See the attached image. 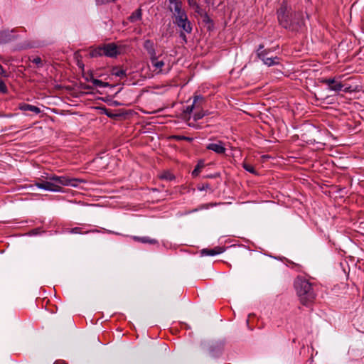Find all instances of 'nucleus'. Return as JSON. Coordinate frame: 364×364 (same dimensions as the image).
<instances>
[{"label": "nucleus", "instance_id": "f257e3e1", "mask_svg": "<svg viewBox=\"0 0 364 364\" xmlns=\"http://www.w3.org/2000/svg\"><path fill=\"white\" fill-rule=\"evenodd\" d=\"M84 182L82 179L46 174L41 176V178L35 182V186L45 191L60 192L62 191V186L77 187L80 183Z\"/></svg>", "mask_w": 364, "mask_h": 364}, {"label": "nucleus", "instance_id": "f03ea898", "mask_svg": "<svg viewBox=\"0 0 364 364\" xmlns=\"http://www.w3.org/2000/svg\"><path fill=\"white\" fill-rule=\"evenodd\" d=\"M277 18L280 26L291 31H298L304 25L303 13L293 12L284 1L277 10Z\"/></svg>", "mask_w": 364, "mask_h": 364}, {"label": "nucleus", "instance_id": "7ed1b4c3", "mask_svg": "<svg viewBox=\"0 0 364 364\" xmlns=\"http://www.w3.org/2000/svg\"><path fill=\"white\" fill-rule=\"evenodd\" d=\"M168 10L173 14V23L181 28L185 33H191L192 26L188 16L183 9V3L181 0H168Z\"/></svg>", "mask_w": 364, "mask_h": 364}, {"label": "nucleus", "instance_id": "20e7f679", "mask_svg": "<svg viewBox=\"0 0 364 364\" xmlns=\"http://www.w3.org/2000/svg\"><path fill=\"white\" fill-rule=\"evenodd\" d=\"M296 289L302 304L308 306L314 301L316 298V294L313 289L312 284L306 279H299L296 281Z\"/></svg>", "mask_w": 364, "mask_h": 364}, {"label": "nucleus", "instance_id": "39448f33", "mask_svg": "<svg viewBox=\"0 0 364 364\" xmlns=\"http://www.w3.org/2000/svg\"><path fill=\"white\" fill-rule=\"evenodd\" d=\"M264 48L263 45H259L258 49L257 50V55L258 58L264 63V64L268 66H272L274 65H278L279 63V58L277 56L275 57H269V50H262Z\"/></svg>", "mask_w": 364, "mask_h": 364}, {"label": "nucleus", "instance_id": "423d86ee", "mask_svg": "<svg viewBox=\"0 0 364 364\" xmlns=\"http://www.w3.org/2000/svg\"><path fill=\"white\" fill-rule=\"evenodd\" d=\"M151 63L153 68L152 72L156 75L167 74L171 70V66L169 64L166 65L163 60H159V58L152 60Z\"/></svg>", "mask_w": 364, "mask_h": 364}, {"label": "nucleus", "instance_id": "0eeeda50", "mask_svg": "<svg viewBox=\"0 0 364 364\" xmlns=\"http://www.w3.org/2000/svg\"><path fill=\"white\" fill-rule=\"evenodd\" d=\"M104 55L109 58H116L121 53L120 47L114 43H107L103 45Z\"/></svg>", "mask_w": 364, "mask_h": 364}, {"label": "nucleus", "instance_id": "6e6552de", "mask_svg": "<svg viewBox=\"0 0 364 364\" xmlns=\"http://www.w3.org/2000/svg\"><path fill=\"white\" fill-rule=\"evenodd\" d=\"M203 101L204 98L202 96H195L193 98V104L191 105L187 106L186 109L183 110L184 115H190L195 108L200 107Z\"/></svg>", "mask_w": 364, "mask_h": 364}, {"label": "nucleus", "instance_id": "1a4fd4ad", "mask_svg": "<svg viewBox=\"0 0 364 364\" xmlns=\"http://www.w3.org/2000/svg\"><path fill=\"white\" fill-rule=\"evenodd\" d=\"M206 149L215 152L218 154H225L226 149L224 146V143L218 141L217 143H210L206 146Z\"/></svg>", "mask_w": 364, "mask_h": 364}, {"label": "nucleus", "instance_id": "9d476101", "mask_svg": "<svg viewBox=\"0 0 364 364\" xmlns=\"http://www.w3.org/2000/svg\"><path fill=\"white\" fill-rule=\"evenodd\" d=\"M225 249L223 247L218 246L213 249H203L200 253L203 256H215L223 253Z\"/></svg>", "mask_w": 364, "mask_h": 364}, {"label": "nucleus", "instance_id": "9b49d317", "mask_svg": "<svg viewBox=\"0 0 364 364\" xmlns=\"http://www.w3.org/2000/svg\"><path fill=\"white\" fill-rule=\"evenodd\" d=\"M110 73L112 76L118 77L120 79H123L127 77L126 70L119 67H113L111 69Z\"/></svg>", "mask_w": 364, "mask_h": 364}, {"label": "nucleus", "instance_id": "f8f14e48", "mask_svg": "<svg viewBox=\"0 0 364 364\" xmlns=\"http://www.w3.org/2000/svg\"><path fill=\"white\" fill-rule=\"evenodd\" d=\"M19 108L22 111L33 112L36 114H39L41 112L40 108H38L36 106L29 105V104H26V103L21 104V105H20Z\"/></svg>", "mask_w": 364, "mask_h": 364}, {"label": "nucleus", "instance_id": "ddd939ff", "mask_svg": "<svg viewBox=\"0 0 364 364\" xmlns=\"http://www.w3.org/2000/svg\"><path fill=\"white\" fill-rule=\"evenodd\" d=\"M133 240L134 241L140 242L141 243H149V244H157L158 241L155 239H151L149 237H138V236H133Z\"/></svg>", "mask_w": 364, "mask_h": 364}, {"label": "nucleus", "instance_id": "4468645a", "mask_svg": "<svg viewBox=\"0 0 364 364\" xmlns=\"http://www.w3.org/2000/svg\"><path fill=\"white\" fill-rule=\"evenodd\" d=\"M142 11L140 8L134 11L129 17V21L132 23H134L141 19Z\"/></svg>", "mask_w": 364, "mask_h": 364}, {"label": "nucleus", "instance_id": "2eb2a0df", "mask_svg": "<svg viewBox=\"0 0 364 364\" xmlns=\"http://www.w3.org/2000/svg\"><path fill=\"white\" fill-rule=\"evenodd\" d=\"M90 55L92 58H97L99 56L104 55V48L102 46H99L93 50H92L90 53Z\"/></svg>", "mask_w": 364, "mask_h": 364}, {"label": "nucleus", "instance_id": "dca6fc26", "mask_svg": "<svg viewBox=\"0 0 364 364\" xmlns=\"http://www.w3.org/2000/svg\"><path fill=\"white\" fill-rule=\"evenodd\" d=\"M91 82L94 86L98 87H106L109 86L108 82H102V80L95 79L93 77V75H91Z\"/></svg>", "mask_w": 364, "mask_h": 364}, {"label": "nucleus", "instance_id": "f3484780", "mask_svg": "<svg viewBox=\"0 0 364 364\" xmlns=\"http://www.w3.org/2000/svg\"><path fill=\"white\" fill-rule=\"evenodd\" d=\"M343 84H342L340 81L336 80V82L333 84L328 90L331 91L339 92L343 90Z\"/></svg>", "mask_w": 364, "mask_h": 364}, {"label": "nucleus", "instance_id": "a211bd4d", "mask_svg": "<svg viewBox=\"0 0 364 364\" xmlns=\"http://www.w3.org/2000/svg\"><path fill=\"white\" fill-rule=\"evenodd\" d=\"M203 167H204V164L203 162L198 163L191 173L192 176H193V177L198 176L199 175V173H200L201 169Z\"/></svg>", "mask_w": 364, "mask_h": 364}, {"label": "nucleus", "instance_id": "6ab92c4d", "mask_svg": "<svg viewBox=\"0 0 364 364\" xmlns=\"http://www.w3.org/2000/svg\"><path fill=\"white\" fill-rule=\"evenodd\" d=\"M147 53L149 56V59H150L151 62L152 60H156L157 58H159V57L161 55H157L155 48H153L152 50H149V52H147Z\"/></svg>", "mask_w": 364, "mask_h": 364}, {"label": "nucleus", "instance_id": "aec40b11", "mask_svg": "<svg viewBox=\"0 0 364 364\" xmlns=\"http://www.w3.org/2000/svg\"><path fill=\"white\" fill-rule=\"evenodd\" d=\"M144 48L146 50V52H149L155 47L154 43L151 40H146L144 43Z\"/></svg>", "mask_w": 364, "mask_h": 364}, {"label": "nucleus", "instance_id": "412c9836", "mask_svg": "<svg viewBox=\"0 0 364 364\" xmlns=\"http://www.w3.org/2000/svg\"><path fill=\"white\" fill-rule=\"evenodd\" d=\"M242 167L248 172L251 173H253V174H257V171H255V168L249 164H247V163H243L242 164Z\"/></svg>", "mask_w": 364, "mask_h": 364}, {"label": "nucleus", "instance_id": "4be33fe9", "mask_svg": "<svg viewBox=\"0 0 364 364\" xmlns=\"http://www.w3.org/2000/svg\"><path fill=\"white\" fill-rule=\"evenodd\" d=\"M160 178L161 179H165L166 181H171L174 178V176L171 173L166 171V172H164V173H162L161 175Z\"/></svg>", "mask_w": 364, "mask_h": 364}, {"label": "nucleus", "instance_id": "5701e85b", "mask_svg": "<svg viewBox=\"0 0 364 364\" xmlns=\"http://www.w3.org/2000/svg\"><path fill=\"white\" fill-rule=\"evenodd\" d=\"M323 84L328 85V89L336 82V78H326L321 80Z\"/></svg>", "mask_w": 364, "mask_h": 364}, {"label": "nucleus", "instance_id": "b1692460", "mask_svg": "<svg viewBox=\"0 0 364 364\" xmlns=\"http://www.w3.org/2000/svg\"><path fill=\"white\" fill-rule=\"evenodd\" d=\"M205 112H203V111H200V112H196L193 115V119L194 121H197V120H199L200 119H202L204 116H205Z\"/></svg>", "mask_w": 364, "mask_h": 364}, {"label": "nucleus", "instance_id": "393cba45", "mask_svg": "<svg viewBox=\"0 0 364 364\" xmlns=\"http://www.w3.org/2000/svg\"><path fill=\"white\" fill-rule=\"evenodd\" d=\"M69 232L72 233V234H82V233H84L82 231V228H79V227H75V228L70 229Z\"/></svg>", "mask_w": 364, "mask_h": 364}, {"label": "nucleus", "instance_id": "a878e982", "mask_svg": "<svg viewBox=\"0 0 364 364\" xmlns=\"http://www.w3.org/2000/svg\"><path fill=\"white\" fill-rule=\"evenodd\" d=\"M0 92L2 93H6L7 92V87L1 79H0Z\"/></svg>", "mask_w": 364, "mask_h": 364}, {"label": "nucleus", "instance_id": "bb28decb", "mask_svg": "<svg viewBox=\"0 0 364 364\" xmlns=\"http://www.w3.org/2000/svg\"><path fill=\"white\" fill-rule=\"evenodd\" d=\"M111 2H113V0H96V3L98 5H103Z\"/></svg>", "mask_w": 364, "mask_h": 364}, {"label": "nucleus", "instance_id": "cd10ccee", "mask_svg": "<svg viewBox=\"0 0 364 364\" xmlns=\"http://www.w3.org/2000/svg\"><path fill=\"white\" fill-rule=\"evenodd\" d=\"M32 62L37 65H41L42 64V60L39 57H36V58H33Z\"/></svg>", "mask_w": 364, "mask_h": 364}, {"label": "nucleus", "instance_id": "c85d7f7f", "mask_svg": "<svg viewBox=\"0 0 364 364\" xmlns=\"http://www.w3.org/2000/svg\"><path fill=\"white\" fill-rule=\"evenodd\" d=\"M187 1L188 5L192 8L195 6V5H196L197 4V2L195 0H187Z\"/></svg>", "mask_w": 364, "mask_h": 364}, {"label": "nucleus", "instance_id": "c756f323", "mask_svg": "<svg viewBox=\"0 0 364 364\" xmlns=\"http://www.w3.org/2000/svg\"><path fill=\"white\" fill-rule=\"evenodd\" d=\"M193 8L197 13H200V11H202V9H200V6L198 4H196V5H195V6H193Z\"/></svg>", "mask_w": 364, "mask_h": 364}, {"label": "nucleus", "instance_id": "7c9ffc66", "mask_svg": "<svg viewBox=\"0 0 364 364\" xmlns=\"http://www.w3.org/2000/svg\"><path fill=\"white\" fill-rule=\"evenodd\" d=\"M345 92H350L352 91L350 87H343V90Z\"/></svg>", "mask_w": 364, "mask_h": 364}, {"label": "nucleus", "instance_id": "2f4dec72", "mask_svg": "<svg viewBox=\"0 0 364 364\" xmlns=\"http://www.w3.org/2000/svg\"><path fill=\"white\" fill-rule=\"evenodd\" d=\"M180 139L186 140L188 141H193V138H190V137H187V136H181Z\"/></svg>", "mask_w": 364, "mask_h": 364}, {"label": "nucleus", "instance_id": "473e14b6", "mask_svg": "<svg viewBox=\"0 0 364 364\" xmlns=\"http://www.w3.org/2000/svg\"><path fill=\"white\" fill-rule=\"evenodd\" d=\"M53 364H68L63 360H56Z\"/></svg>", "mask_w": 364, "mask_h": 364}, {"label": "nucleus", "instance_id": "72a5a7b5", "mask_svg": "<svg viewBox=\"0 0 364 364\" xmlns=\"http://www.w3.org/2000/svg\"><path fill=\"white\" fill-rule=\"evenodd\" d=\"M180 36L185 41H186V36L183 33H181Z\"/></svg>", "mask_w": 364, "mask_h": 364}, {"label": "nucleus", "instance_id": "f704fd0d", "mask_svg": "<svg viewBox=\"0 0 364 364\" xmlns=\"http://www.w3.org/2000/svg\"><path fill=\"white\" fill-rule=\"evenodd\" d=\"M91 75H92V74H90L87 77H86V80L87 81H90L91 82Z\"/></svg>", "mask_w": 364, "mask_h": 364}, {"label": "nucleus", "instance_id": "c9c22d12", "mask_svg": "<svg viewBox=\"0 0 364 364\" xmlns=\"http://www.w3.org/2000/svg\"><path fill=\"white\" fill-rule=\"evenodd\" d=\"M99 232L97 230H90V231H87L85 232V233H88V232Z\"/></svg>", "mask_w": 364, "mask_h": 364}]
</instances>
